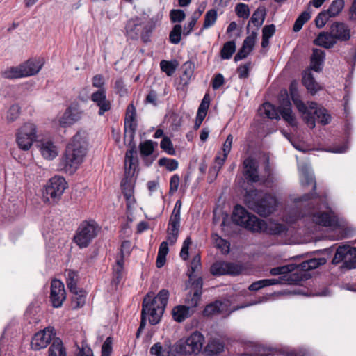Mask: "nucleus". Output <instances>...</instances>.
Here are the masks:
<instances>
[{
	"mask_svg": "<svg viewBox=\"0 0 356 356\" xmlns=\"http://www.w3.org/2000/svg\"><path fill=\"white\" fill-rule=\"evenodd\" d=\"M153 29L152 22H144L139 17L128 20L125 26L126 35L128 38L136 40L140 37L145 43L150 41Z\"/></svg>",
	"mask_w": 356,
	"mask_h": 356,
	"instance_id": "obj_7",
	"label": "nucleus"
},
{
	"mask_svg": "<svg viewBox=\"0 0 356 356\" xmlns=\"http://www.w3.org/2000/svg\"><path fill=\"white\" fill-rule=\"evenodd\" d=\"M311 18V14L309 11H303L301 14L296 19L295 23L293 26V31L294 32L300 31L303 25L308 22Z\"/></svg>",
	"mask_w": 356,
	"mask_h": 356,
	"instance_id": "obj_43",
	"label": "nucleus"
},
{
	"mask_svg": "<svg viewBox=\"0 0 356 356\" xmlns=\"http://www.w3.org/2000/svg\"><path fill=\"white\" fill-rule=\"evenodd\" d=\"M182 74L181 81L186 84L194 72V63L191 61L185 62L181 66Z\"/></svg>",
	"mask_w": 356,
	"mask_h": 356,
	"instance_id": "obj_40",
	"label": "nucleus"
},
{
	"mask_svg": "<svg viewBox=\"0 0 356 356\" xmlns=\"http://www.w3.org/2000/svg\"><path fill=\"white\" fill-rule=\"evenodd\" d=\"M232 222L252 232H261L267 227L266 222L249 213L243 207L237 204L232 214Z\"/></svg>",
	"mask_w": 356,
	"mask_h": 356,
	"instance_id": "obj_6",
	"label": "nucleus"
},
{
	"mask_svg": "<svg viewBox=\"0 0 356 356\" xmlns=\"http://www.w3.org/2000/svg\"><path fill=\"white\" fill-rule=\"evenodd\" d=\"M204 336L199 332L195 331L186 339H179L175 345L174 350H163L160 343H157V356H184L197 355L202 350Z\"/></svg>",
	"mask_w": 356,
	"mask_h": 356,
	"instance_id": "obj_4",
	"label": "nucleus"
},
{
	"mask_svg": "<svg viewBox=\"0 0 356 356\" xmlns=\"http://www.w3.org/2000/svg\"><path fill=\"white\" fill-rule=\"evenodd\" d=\"M129 242L124 241L121 245L120 257L117 259L115 265L113 268V278L111 284L117 286L122 281L123 278V270H124V253L123 249L126 247H129Z\"/></svg>",
	"mask_w": 356,
	"mask_h": 356,
	"instance_id": "obj_20",
	"label": "nucleus"
},
{
	"mask_svg": "<svg viewBox=\"0 0 356 356\" xmlns=\"http://www.w3.org/2000/svg\"><path fill=\"white\" fill-rule=\"evenodd\" d=\"M221 305L222 303L220 301H215L207 305L202 312L203 316L209 317L219 314Z\"/></svg>",
	"mask_w": 356,
	"mask_h": 356,
	"instance_id": "obj_47",
	"label": "nucleus"
},
{
	"mask_svg": "<svg viewBox=\"0 0 356 356\" xmlns=\"http://www.w3.org/2000/svg\"><path fill=\"white\" fill-rule=\"evenodd\" d=\"M179 63L177 60H162L160 62V67L163 72L165 73L167 76H172L176 71Z\"/></svg>",
	"mask_w": 356,
	"mask_h": 356,
	"instance_id": "obj_37",
	"label": "nucleus"
},
{
	"mask_svg": "<svg viewBox=\"0 0 356 356\" xmlns=\"http://www.w3.org/2000/svg\"><path fill=\"white\" fill-rule=\"evenodd\" d=\"M36 138L35 125L33 123H25L19 129L17 133L16 141L21 149L26 151L30 149Z\"/></svg>",
	"mask_w": 356,
	"mask_h": 356,
	"instance_id": "obj_11",
	"label": "nucleus"
},
{
	"mask_svg": "<svg viewBox=\"0 0 356 356\" xmlns=\"http://www.w3.org/2000/svg\"><path fill=\"white\" fill-rule=\"evenodd\" d=\"M217 11L215 9L208 10L204 15L203 29H208L213 26L217 20Z\"/></svg>",
	"mask_w": 356,
	"mask_h": 356,
	"instance_id": "obj_49",
	"label": "nucleus"
},
{
	"mask_svg": "<svg viewBox=\"0 0 356 356\" xmlns=\"http://www.w3.org/2000/svg\"><path fill=\"white\" fill-rule=\"evenodd\" d=\"M330 32L337 42H346L350 38V29L343 22H334L330 26Z\"/></svg>",
	"mask_w": 356,
	"mask_h": 356,
	"instance_id": "obj_21",
	"label": "nucleus"
},
{
	"mask_svg": "<svg viewBox=\"0 0 356 356\" xmlns=\"http://www.w3.org/2000/svg\"><path fill=\"white\" fill-rule=\"evenodd\" d=\"M49 356H67L66 349L59 338L53 340L48 350Z\"/></svg>",
	"mask_w": 356,
	"mask_h": 356,
	"instance_id": "obj_33",
	"label": "nucleus"
},
{
	"mask_svg": "<svg viewBox=\"0 0 356 356\" xmlns=\"http://www.w3.org/2000/svg\"><path fill=\"white\" fill-rule=\"evenodd\" d=\"M243 267L241 264L218 261L210 267V272L214 276L231 275L237 276L242 273Z\"/></svg>",
	"mask_w": 356,
	"mask_h": 356,
	"instance_id": "obj_12",
	"label": "nucleus"
},
{
	"mask_svg": "<svg viewBox=\"0 0 356 356\" xmlns=\"http://www.w3.org/2000/svg\"><path fill=\"white\" fill-rule=\"evenodd\" d=\"M160 148L163 152L170 156L176 154V150L174 148L172 142L168 136H163L160 142Z\"/></svg>",
	"mask_w": 356,
	"mask_h": 356,
	"instance_id": "obj_46",
	"label": "nucleus"
},
{
	"mask_svg": "<svg viewBox=\"0 0 356 356\" xmlns=\"http://www.w3.org/2000/svg\"><path fill=\"white\" fill-rule=\"evenodd\" d=\"M251 68L252 63L250 61L247 62L243 65H240L236 69V72L238 74V78L241 79H247L250 75V71Z\"/></svg>",
	"mask_w": 356,
	"mask_h": 356,
	"instance_id": "obj_55",
	"label": "nucleus"
},
{
	"mask_svg": "<svg viewBox=\"0 0 356 356\" xmlns=\"http://www.w3.org/2000/svg\"><path fill=\"white\" fill-rule=\"evenodd\" d=\"M185 17V13L181 9H172L170 12V19L172 23H180Z\"/></svg>",
	"mask_w": 356,
	"mask_h": 356,
	"instance_id": "obj_56",
	"label": "nucleus"
},
{
	"mask_svg": "<svg viewBox=\"0 0 356 356\" xmlns=\"http://www.w3.org/2000/svg\"><path fill=\"white\" fill-rule=\"evenodd\" d=\"M191 286L193 289V294L191 293H188L185 302L193 307H196L198 305L202 294L203 280L202 277L195 279Z\"/></svg>",
	"mask_w": 356,
	"mask_h": 356,
	"instance_id": "obj_23",
	"label": "nucleus"
},
{
	"mask_svg": "<svg viewBox=\"0 0 356 356\" xmlns=\"http://www.w3.org/2000/svg\"><path fill=\"white\" fill-rule=\"evenodd\" d=\"M114 89L115 92L118 93L120 97L125 96L128 93L126 86L124 83L122 78H119L115 81Z\"/></svg>",
	"mask_w": 356,
	"mask_h": 356,
	"instance_id": "obj_62",
	"label": "nucleus"
},
{
	"mask_svg": "<svg viewBox=\"0 0 356 356\" xmlns=\"http://www.w3.org/2000/svg\"><path fill=\"white\" fill-rule=\"evenodd\" d=\"M201 267V261L200 256L199 254L195 255L191 262V267L188 272V276L189 279V282L192 281L193 277L195 276L194 275L195 272Z\"/></svg>",
	"mask_w": 356,
	"mask_h": 356,
	"instance_id": "obj_51",
	"label": "nucleus"
},
{
	"mask_svg": "<svg viewBox=\"0 0 356 356\" xmlns=\"http://www.w3.org/2000/svg\"><path fill=\"white\" fill-rule=\"evenodd\" d=\"M277 111L278 114H280L289 124L292 127L297 125L295 115L293 114L292 111V104L286 90L279 97Z\"/></svg>",
	"mask_w": 356,
	"mask_h": 356,
	"instance_id": "obj_15",
	"label": "nucleus"
},
{
	"mask_svg": "<svg viewBox=\"0 0 356 356\" xmlns=\"http://www.w3.org/2000/svg\"><path fill=\"white\" fill-rule=\"evenodd\" d=\"M286 275H282L278 279H264L260 280L261 282V286L262 289L271 286V285H275L278 284L282 283V281H296V280H300L298 279V276L296 274H292L289 275V277L286 278Z\"/></svg>",
	"mask_w": 356,
	"mask_h": 356,
	"instance_id": "obj_36",
	"label": "nucleus"
},
{
	"mask_svg": "<svg viewBox=\"0 0 356 356\" xmlns=\"http://www.w3.org/2000/svg\"><path fill=\"white\" fill-rule=\"evenodd\" d=\"M67 183L65 179L59 176H54L51 178L45 187V195L47 198L57 202L61 198L65 190L67 188Z\"/></svg>",
	"mask_w": 356,
	"mask_h": 356,
	"instance_id": "obj_14",
	"label": "nucleus"
},
{
	"mask_svg": "<svg viewBox=\"0 0 356 356\" xmlns=\"http://www.w3.org/2000/svg\"><path fill=\"white\" fill-rule=\"evenodd\" d=\"M169 298V291L166 289H162L157 293V299L159 300L161 306L157 305V310L161 309V314L163 313Z\"/></svg>",
	"mask_w": 356,
	"mask_h": 356,
	"instance_id": "obj_54",
	"label": "nucleus"
},
{
	"mask_svg": "<svg viewBox=\"0 0 356 356\" xmlns=\"http://www.w3.org/2000/svg\"><path fill=\"white\" fill-rule=\"evenodd\" d=\"M90 99L99 107V115H103L111 109V102L106 97V89L97 90L92 93Z\"/></svg>",
	"mask_w": 356,
	"mask_h": 356,
	"instance_id": "obj_19",
	"label": "nucleus"
},
{
	"mask_svg": "<svg viewBox=\"0 0 356 356\" xmlns=\"http://www.w3.org/2000/svg\"><path fill=\"white\" fill-rule=\"evenodd\" d=\"M293 270V268L291 265H285L282 266H278L273 268L270 270V273L271 275H285L289 272H291Z\"/></svg>",
	"mask_w": 356,
	"mask_h": 356,
	"instance_id": "obj_59",
	"label": "nucleus"
},
{
	"mask_svg": "<svg viewBox=\"0 0 356 356\" xmlns=\"http://www.w3.org/2000/svg\"><path fill=\"white\" fill-rule=\"evenodd\" d=\"M310 110H314L312 115L318 123L322 125L328 124L331 121V115L328 113L327 111L323 107H317L316 103H312L310 106Z\"/></svg>",
	"mask_w": 356,
	"mask_h": 356,
	"instance_id": "obj_30",
	"label": "nucleus"
},
{
	"mask_svg": "<svg viewBox=\"0 0 356 356\" xmlns=\"http://www.w3.org/2000/svg\"><path fill=\"white\" fill-rule=\"evenodd\" d=\"M99 226L94 220H84L79 226L74 236V243L80 248H87L97 236Z\"/></svg>",
	"mask_w": 356,
	"mask_h": 356,
	"instance_id": "obj_8",
	"label": "nucleus"
},
{
	"mask_svg": "<svg viewBox=\"0 0 356 356\" xmlns=\"http://www.w3.org/2000/svg\"><path fill=\"white\" fill-rule=\"evenodd\" d=\"M302 84L305 86L307 90L312 94L315 95L318 91L321 89L320 85L316 81L311 72L305 73L302 76Z\"/></svg>",
	"mask_w": 356,
	"mask_h": 356,
	"instance_id": "obj_31",
	"label": "nucleus"
},
{
	"mask_svg": "<svg viewBox=\"0 0 356 356\" xmlns=\"http://www.w3.org/2000/svg\"><path fill=\"white\" fill-rule=\"evenodd\" d=\"M244 202L250 209L264 217L273 213L277 204L275 197L270 193H264L257 189L246 191Z\"/></svg>",
	"mask_w": 356,
	"mask_h": 356,
	"instance_id": "obj_5",
	"label": "nucleus"
},
{
	"mask_svg": "<svg viewBox=\"0 0 356 356\" xmlns=\"http://www.w3.org/2000/svg\"><path fill=\"white\" fill-rule=\"evenodd\" d=\"M257 37V33L256 31H252L250 35L245 38L242 45L252 52L255 46Z\"/></svg>",
	"mask_w": 356,
	"mask_h": 356,
	"instance_id": "obj_57",
	"label": "nucleus"
},
{
	"mask_svg": "<svg viewBox=\"0 0 356 356\" xmlns=\"http://www.w3.org/2000/svg\"><path fill=\"white\" fill-rule=\"evenodd\" d=\"M265 115L270 119H279L277 107L273 104L266 102L263 104Z\"/></svg>",
	"mask_w": 356,
	"mask_h": 356,
	"instance_id": "obj_52",
	"label": "nucleus"
},
{
	"mask_svg": "<svg viewBox=\"0 0 356 356\" xmlns=\"http://www.w3.org/2000/svg\"><path fill=\"white\" fill-rule=\"evenodd\" d=\"M294 202H303L312 220L315 224L326 227H334L338 224V219L329 206L325 196L317 193H305L294 200Z\"/></svg>",
	"mask_w": 356,
	"mask_h": 356,
	"instance_id": "obj_2",
	"label": "nucleus"
},
{
	"mask_svg": "<svg viewBox=\"0 0 356 356\" xmlns=\"http://www.w3.org/2000/svg\"><path fill=\"white\" fill-rule=\"evenodd\" d=\"M72 302L74 309L82 307L86 302V293L84 290L80 289L76 293H73Z\"/></svg>",
	"mask_w": 356,
	"mask_h": 356,
	"instance_id": "obj_45",
	"label": "nucleus"
},
{
	"mask_svg": "<svg viewBox=\"0 0 356 356\" xmlns=\"http://www.w3.org/2000/svg\"><path fill=\"white\" fill-rule=\"evenodd\" d=\"M40 150L43 157L47 159H53L57 155L56 147L52 143H43Z\"/></svg>",
	"mask_w": 356,
	"mask_h": 356,
	"instance_id": "obj_42",
	"label": "nucleus"
},
{
	"mask_svg": "<svg viewBox=\"0 0 356 356\" xmlns=\"http://www.w3.org/2000/svg\"><path fill=\"white\" fill-rule=\"evenodd\" d=\"M342 261L343 268L350 270L356 268V247L343 245L337 248L332 264L337 265Z\"/></svg>",
	"mask_w": 356,
	"mask_h": 356,
	"instance_id": "obj_10",
	"label": "nucleus"
},
{
	"mask_svg": "<svg viewBox=\"0 0 356 356\" xmlns=\"http://www.w3.org/2000/svg\"><path fill=\"white\" fill-rule=\"evenodd\" d=\"M325 58V52L320 49H313L310 58V68L314 72H319L322 70Z\"/></svg>",
	"mask_w": 356,
	"mask_h": 356,
	"instance_id": "obj_29",
	"label": "nucleus"
},
{
	"mask_svg": "<svg viewBox=\"0 0 356 356\" xmlns=\"http://www.w3.org/2000/svg\"><path fill=\"white\" fill-rule=\"evenodd\" d=\"M235 12L238 17L246 19L250 16V8L247 4L238 3L236 5Z\"/></svg>",
	"mask_w": 356,
	"mask_h": 356,
	"instance_id": "obj_53",
	"label": "nucleus"
},
{
	"mask_svg": "<svg viewBox=\"0 0 356 356\" xmlns=\"http://www.w3.org/2000/svg\"><path fill=\"white\" fill-rule=\"evenodd\" d=\"M195 308L189 305H177L172 311V318L177 322H183L194 313Z\"/></svg>",
	"mask_w": 356,
	"mask_h": 356,
	"instance_id": "obj_24",
	"label": "nucleus"
},
{
	"mask_svg": "<svg viewBox=\"0 0 356 356\" xmlns=\"http://www.w3.org/2000/svg\"><path fill=\"white\" fill-rule=\"evenodd\" d=\"M55 335L54 329L48 327L34 334L31 341V348L39 350L46 348L52 341Z\"/></svg>",
	"mask_w": 356,
	"mask_h": 356,
	"instance_id": "obj_17",
	"label": "nucleus"
},
{
	"mask_svg": "<svg viewBox=\"0 0 356 356\" xmlns=\"http://www.w3.org/2000/svg\"><path fill=\"white\" fill-rule=\"evenodd\" d=\"M154 143L150 140L141 142L139 145V152L141 159L147 167L151 165L155 160L156 156L154 154Z\"/></svg>",
	"mask_w": 356,
	"mask_h": 356,
	"instance_id": "obj_22",
	"label": "nucleus"
},
{
	"mask_svg": "<svg viewBox=\"0 0 356 356\" xmlns=\"http://www.w3.org/2000/svg\"><path fill=\"white\" fill-rule=\"evenodd\" d=\"M168 241H163L159 246L157 255V268L163 267L166 262V255L169 252Z\"/></svg>",
	"mask_w": 356,
	"mask_h": 356,
	"instance_id": "obj_39",
	"label": "nucleus"
},
{
	"mask_svg": "<svg viewBox=\"0 0 356 356\" xmlns=\"http://www.w3.org/2000/svg\"><path fill=\"white\" fill-rule=\"evenodd\" d=\"M74 273L70 272L67 280V286L70 291L72 293H76L80 289L77 288L76 281L74 280Z\"/></svg>",
	"mask_w": 356,
	"mask_h": 356,
	"instance_id": "obj_64",
	"label": "nucleus"
},
{
	"mask_svg": "<svg viewBox=\"0 0 356 356\" xmlns=\"http://www.w3.org/2000/svg\"><path fill=\"white\" fill-rule=\"evenodd\" d=\"M50 301L55 308H59L63 305L66 299V292L64 284L58 279H54L51 282Z\"/></svg>",
	"mask_w": 356,
	"mask_h": 356,
	"instance_id": "obj_16",
	"label": "nucleus"
},
{
	"mask_svg": "<svg viewBox=\"0 0 356 356\" xmlns=\"http://www.w3.org/2000/svg\"><path fill=\"white\" fill-rule=\"evenodd\" d=\"M113 338L108 337L106 339L102 346L101 356H111L112 353Z\"/></svg>",
	"mask_w": 356,
	"mask_h": 356,
	"instance_id": "obj_61",
	"label": "nucleus"
},
{
	"mask_svg": "<svg viewBox=\"0 0 356 356\" xmlns=\"http://www.w3.org/2000/svg\"><path fill=\"white\" fill-rule=\"evenodd\" d=\"M151 325H156V295L154 292L149 291L144 297L142 304L141 320L140 326L136 332V338L140 337L147 323V318Z\"/></svg>",
	"mask_w": 356,
	"mask_h": 356,
	"instance_id": "obj_9",
	"label": "nucleus"
},
{
	"mask_svg": "<svg viewBox=\"0 0 356 356\" xmlns=\"http://www.w3.org/2000/svg\"><path fill=\"white\" fill-rule=\"evenodd\" d=\"M136 108L133 104H129L124 118V144L129 147L124 156V177L121 181V188L123 195L134 193L132 177L138 166V153L134 136L137 128L136 119Z\"/></svg>",
	"mask_w": 356,
	"mask_h": 356,
	"instance_id": "obj_1",
	"label": "nucleus"
},
{
	"mask_svg": "<svg viewBox=\"0 0 356 356\" xmlns=\"http://www.w3.org/2000/svg\"><path fill=\"white\" fill-rule=\"evenodd\" d=\"M210 105V96L209 93H206L198 107L197 113L207 115Z\"/></svg>",
	"mask_w": 356,
	"mask_h": 356,
	"instance_id": "obj_63",
	"label": "nucleus"
},
{
	"mask_svg": "<svg viewBox=\"0 0 356 356\" xmlns=\"http://www.w3.org/2000/svg\"><path fill=\"white\" fill-rule=\"evenodd\" d=\"M298 111L303 115L305 122L311 129L315 127V118L312 115V110L309 111L301 99L293 102Z\"/></svg>",
	"mask_w": 356,
	"mask_h": 356,
	"instance_id": "obj_25",
	"label": "nucleus"
},
{
	"mask_svg": "<svg viewBox=\"0 0 356 356\" xmlns=\"http://www.w3.org/2000/svg\"><path fill=\"white\" fill-rule=\"evenodd\" d=\"M179 226L180 221L169 220L167 241L170 245L175 244L177 240Z\"/></svg>",
	"mask_w": 356,
	"mask_h": 356,
	"instance_id": "obj_32",
	"label": "nucleus"
},
{
	"mask_svg": "<svg viewBox=\"0 0 356 356\" xmlns=\"http://www.w3.org/2000/svg\"><path fill=\"white\" fill-rule=\"evenodd\" d=\"M344 8V0H334L326 10L334 17L337 16Z\"/></svg>",
	"mask_w": 356,
	"mask_h": 356,
	"instance_id": "obj_48",
	"label": "nucleus"
},
{
	"mask_svg": "<svg viewBox=\"0 0 356 356\" xmlns=\"http://www.w3.org/2000/svg\"><path fill=\"white\" fill-rule=\"evenodd\" d=\"M334 252V247H330L328 248L317 250L313 252H308L307 255H317L318 257H314L309 259L306 261H302L300 266L303 270H311L313 269H316L319 266H321L326 264L327 258L323 256H327V257H331Z\"/></svg>",
	"mask_w": 356,
	"mask_h": 356,
	"instance_id": "obj_13",
	"label": "nucleus"
},
{
	"mask_svg": "<svg viewBox=\"0 0 356 356\" xmlns=\"http://www.w3.org/2000/svg\"><path fill=\"white\" fill-rule=\"evenodd\" d=\"M21 65L26 77L38 74L43 65V62L40 59L31 58Z\"/></svg>",
	"mask_w": 356,
	"mask_h": 356,
	"instance_id": "obj_28",
	"label": "nucleus"
},
{
	"mask_svg": "<svg viewBox=\"0 0 356 356\" xmlns=\"http://www.w3.org/2000/svg\"><path fill=\"white\" fill-rule=\"evenodd\" d=\"M313 43L315 45L329 49L337 44V41L330 31H323L314 40Z\"/></svg>",
	"mask_w": 356,
	"mask_h": 356,
	"instance_id": "obj_27",
	"label": "nucleus"
},
{
	"mask_svg": "<svg viewBox=\"0 0 356 356\" xmlns=\"http://www.w3.org/2000/svg\"><path fill=\"white\" fill-rule=\"evenodd\" d=\"M20 113V107L18 104H13L8 111L7 120L9 122H14Z\"/></svg>",
	"mask_w": 356,
	"mask_h": 356,
	"instance_id": "obj_60",
	"label": "nucleus"
},
{
	"mask_svg": "<svg viewBox=\"0 0 356 356\" xmlns=\"http://www.w3.org/2000/svg\"><path fill=\"white\" fill-rule=\"evenodd\" d=\"M158 164L160 166L165 167V168L170 172L177 169L179 165L178 161L177 160L166 157L161 158L158 161Z\"/></svg>",
	"mask_w": 356,
	"mask_h": 356,
	"instance_id": "obj_50",
	"label": "nucleus"
},
{
	"mask_svg": "<svg viewBox=\"0 0 356 356\" xmlns=\"http://www.w3.org/2000/svg\"><path fill=\"white\" fill-rule=\"evenodd\" d=\"M87 149L88 142L85 134L78 131L66 146L60 164V169L70 174L74 173L83 162Z\"/></svg>",
	"mask_w": 356,
	"mask_h": 356,
	"instance_id": "obj_3",
	"label": "nucleus"
},
{
	"mask_svg": "<svg viewBox=\"0 0 356 356\" xmlns=\"http://www.w3.org/2000/svg\"><path fill=\"white\" fill-rule=\"evenodd\" d=\"M82 112L75 108H68L59 120L60 126L66 127L73 124L81 118Z\"/></svg>",
	"mask_w": 356,
	"mask_h": 356,
	"instance_id": "obj_26",
	"label": "nucleus"
},
{
	"mask_svg": "<svg viewBox=\"0 0 356 356\" xmlns=\"http://www.w3.org/2000/svg\"><path fill=\"white\" fill-rule=\"evenodd\" d=\"M224 350V343L218 339H212L208 342L204 348V353L207 355L213 356L218 355Z\"/></svg>",
	"mask_w": 356,
	"mask_h": 356,
	"instance_id": "obj_34",
	"label": "nucleus"
},
{
	"mask_svg": "<svg viewBox=\"0 0 356 356\" xmlns=\"http://www.w3.org/2000/svg\"><path fill=\"white\" fill-rule=\"evenodd\" d=\"M2 76L5 79H14L25 77L22 65L10 67L2 72Z\"/></svg>",
	"mask_w": 356,
	"mask_h": 356,
	"instance_id": "obj_38",
	"label": "nucleus"
},
{
	"mask_svg": "<svg viewBox=\"0 0 356 356\" xmlns=\"http://www.w3.org/2000/svg\"><path fill=\"white\" fill-rule=\"evenodd\" d=\"M236 51V43L234 40L225 42L220 50L222 59H229Z\"/></svg>",
	"mask_w": 356,
	"mask_h": 356,
	"instance_id": "obj_41",
	"label": "nucleus"
},
{
	"mask_svg": "<svg viewBox=\"0 0 356 356\" xmlns=\"http://www.w3.org/2000/svg\"><path fill=\"white\" fill-rule=\"evenodd\" d=\"M243 176L248 184L257 183L259 181V164L252 156L245 158L243 162Z\"/></svg>",
	"mask_w": 356,
	"mask_h": 356,
	"instance_id": "obj_18",
	"label": "nucleus"
},
{
	"mask_svg": "<svg viewBox=\"0 0 356 356\" xmlns=\"http://www.w3.org/2000/svg\"><path fill=\"white\" fill-rule=\"evenodd\" d=\"M332 17L327 10H323L318 13L315 19V24L318 28H323L329 18Z\"/></svg>",
	"mask_w": 356,
	"mask_h": 356,
	"instance_id": "obj_58",
	"label": "nucleus"
},
{
	"mask_svg": "<svg viewBox=\"0 0 356 356\" xmlns=\"http://www.w3.org/2000/svg\"><path fill=\"white\" fill-rule=\"evenodd\" d=\"M266 15L264 7H259L252 14L249 23L247 26V30L249 31L250 23H252L257 29H259L264 23Z\"/></svg>",
	"mask_w": 356,
	"mask_h": 356,
	"instance_id": "obj_35",
	"label": "nucleus"
},
{
	"mask_svg": "<svg viewBox=\"0 0 356 356\" xmlns=\"http://www.w3.org/2000/svg\"><path fill=\"white\" fill-rule=\"evenodd\" d=\"M183 34L182 27L180 24L173 26L169 34V41L173 44H177L180 42L181 35Z\"/></svg>",
	"mask_w": 356,
	"mask_h": 356,
	"instance_id": "obj_44",
	"label": "nucleus"
}]
</instances>
